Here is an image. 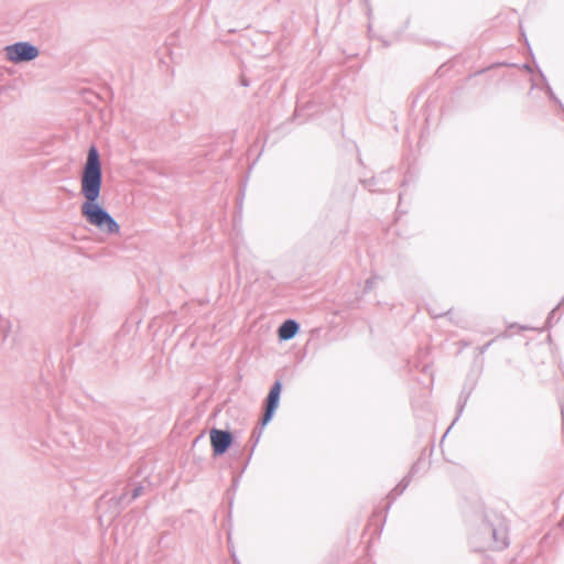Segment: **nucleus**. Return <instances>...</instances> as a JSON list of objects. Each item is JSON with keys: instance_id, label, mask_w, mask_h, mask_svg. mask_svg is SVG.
I'll return each mask as SVG.
<instances>
[{"instance_id": "obj_1", "label": "nucleus", "mask_w": 564, "mask_h": 564, "mask_svg": "<svg viewBox=\"0 0 564 564\" xmlns=\"http://www.w3.org/2000/svg\"><path fill=\"white\" fill-rule=\"evenodd\" d=\"M102 187V164L98 148L93 144L87 152L80 175V193L85 200L80 206L84 219L107 235L120 232V225L99 202Z\"/></svg>"}, {"instance_id": "obj_2", "label": "nucleus", "mask_w": 564, "mask_h": 564, "mask_svg": "<svg viewBox=\"0 0 564 564\" xmlns=\"http://www.w3.org/2000/svg\"><path fill=\"white\" fill-rule=\"evenodd\" d=\"M4 52L7 59L13 64L31 62L40 55L39 47L26 41L7 45Z\"/></svg>"}, {"instance_id": "obj_3", "label": "nucleus", "mask_w": 564, "mask_h": 564, "mask_svg": "<svg viewBox=\"0 0 564 564\" xmlns=\"http://www.w3.org/2000/svg\"><path fill=\"white\" fill-rule=\"evenodd\" d=\"M283 384L281 380H275L271 386L268 395L264 399L263 413L260 419L262 427L267 426L273 419L276 409L280 405Z\"/></svg>"}, {"instance_id": "obj_4", "label": "nucleus", "mask_w": 564, "mask_h": 564, "mask_svg": "<svg viewBox=\"0 0 564 564\" xmlns=\"http://www.w3.org/2000/svg\"><path fill=\"white\" fill-rule=\"evenodd\" d=\"M209 438L214 457L225 455L235 443V436L229 430L212 427Z\"/></svg>"}, {"instance_id": "obj_5", "label": "nucleus", "mask_w": 564, "mask_h": 564, "mask_svg": "<svg viewBox=\"0 0 564 564\" xmlns=\"http://www.w3.org/2000/svg\"><path fill=\"white\" fill-rule=\"evenodd\" d=\"M144 490L145 486L143 482H139L132 488L130 496L128 495V491L124 490L118 497L110 498L109 502L113 503L115 506V514H119L122 509L129 506L134 499L139 498L144 492Z\"/></svg>"}, {"instance_id": "obj_6", "label": "nucleus", "mask_w": 564, "mask_h": 564, "mask_svg": "<svg viewBox=\"0 0 564 564\" xmlns=\"http://www.w3.org/2000/svg\"><path fill=\"white\" fill-rule=\"evenodd\" d=\"M300 332V323L295 319H285L278 328V337L280 340H290Z\"/></svg>"}, {"instance_id": "obj_7", "label": "nucleus", "mask_w": 564, "mask_h": 564, "mask_svg": "<svg viewBox=\"0 0 564 564\" xmlns=\"http://www.w3.org/2000/svg\"><path fill=\"white\" fill-rule=\"evenodd\" d=\"M539 74H540L541 78H542V79H543V82H544V85H545V91H546V94L549 95V97H550V98H551V99H552L556 105H558V107L564 111V107H563V105H562L561 100L556 97V95L554 94V91H553L552 87L547 84L546 78H545V76H544V74L542 73V70H541V69H539Z\"/></svg>"}, {"instance_id": "obj_8", "label": "nucleus", "mask_w": 564, "mask_h": 564, "mask_svg": "<svg viewBox=\"0 0 564 564\" xmlns=\"http://www.w3.org/2000/svg\"><path fill=\"white\" fill-rule=\"evenodd\" d=\"M469 394H470V392L465 393L464 391H462V393L458 398V402H457V415H456L453 424L458 420L459 415L463 413L464 408L468 401Z\"/></svg>"}, {"instance_id": "obj_9", "label": "nucleus", "mask_w": 564, "mask_h": 564, "mask_svg": "<svg viewBox=\"0 0 564 564\" xmlns=\"http://www.w3.org/2000/svg\"><path fill=\"white\" fill-rule=\"evenodd\" d=\"M410 479L404 477L391 491L390 495L399 496L401 495L409 486Z\"/></svg>"}, {"instance_id": "obj_10", "label": "nucleus", "mask_w": 564, "mask_h": 564, "mask_svg": "<svg viewBox=\"0 0 564 564\" xmlns=\"http://www.w3.org/2000/svg\"><path fill=\"white\" fill-rule=\"evenodd\" d=\"M361 183L364 184V186L366 188H368L370 192H377V191H381V188H376L377 185L379 184V180L376 178V177H370V178H367V180H362Z\"/></svg>"}, {"instance_id": "obj_11", "label": "nucleus", "mask_w": 564, "mask_h": 564, "mask_svg": "<svg viewBox=\"0 0 564 564\" xmlns=\"http://www.w3.org/2000/svg\"><path fill=\"white\" fill-rule=\"evenodd\" d=\"M262 425L260 424V427H256L253 431H252V434H251V442H252V449L256 447V445L258 444L261 435H262Z\"/></svg>"}, {"instance_id": "obj_12", "label": "nucleus", "mask_w": 564, "mask_h": 564, "mask_svg": "<svg viewBox=\"0 0 564 564\" xmlns=\"http://www.w3.org/2000/svg\"><path fill=\"white\" fill-rule=\"evenodd\" d=\"M482 533L490 535L495 541H498L497 539V530L489 523H484L482 525Z\"/></svg>"}, {"instance_id": "obj_13", "label": "nucleus", "mask_w": 564, "mask_h": 564, "mask_svg": "<svg viewBox=\"0 0 564 564\" xmlns=\"http://www.w3.org/2000/svg\"><path fill=\"white\" fill-rule=\"evenodd\" d=\"M377 279H378L377 276H370L369 279H367L366 282H365V290H364V292L371 291L375 288Z\"/></svg>"}, {"instance_id": "obj_14", "label": "nucleus", "mask_w": 564, "mask_h": 564, "mask_svg": "<svg viewBox=\"0 0 564 564\" xmlns=\"http://www.w3.org/2000/svg\"><path fill=\"white\" fill-rule=\"evenodd\" d=\"M557 310V307L553 308L550 313H549V316H547V319H546V326L547 327H551L552 326V323H553V319H554V316H555V311Z\"/></svg>"}, {"instance_id": "obj_15", "label": "nucleus", "mask_w": 564, "mask_h": 564, "mask_svg": "<svg viewBox=\"0 0 564 564\" xmlns=\"http://www.w3.org/2000/svg\"><path fill=\"white\" fill-rule=\"evenodd\" d=\"M417 466H419V462L414 463V464L412 465V467H411V469H410L409 474H408L405 477H408V478L411 480V478L413 477V475H415V474H416V471H417Z\"/></svg>"}, {"instance_id": "obj_16", "label": "nucleus", "mask_w": 564, "mask_h": 564, "mask_svg": "<svg viewBox=\"0 0 564 564\" xmlns=\"http://www.w3.org/2000/svg\"><path fill=\"white\" fill-rule=\"evenodd\" d=\"M240 84L243 86V87H249L250 86V80L245 77V76H241L240 77Z\"/></svg>"}, {"instance_id": "obj_17", "label": "nucleus", "mask_w": 564, "mask_h": 564, "mask_svg": "<svg viewBox=\"0 0 564 564\" xmlns=\"http://www.w3.org/2000/svg\"><path fill=\"white\" fill-rule=\"evenodd\" d=\"M492 341H494V339H492V340H490V341H488V343H486L484 346H481V347L479 348V352H480V354H484V352L489 348V346L492 344Z\"/></svg>"}, {"instance_id": "obj_18", "label": "nucleus", "mask_w": 564, "mask_h": 564, "mask_svg": "<svg viewBox=\"0 0 564 564\" xmlns=\"http://www.w3.org/2000/svg\"><path fill=\"white\" fill-rule=\"evenodd\" d=\"M378 40H380V41H381V43H382V45H383L384 47L390 46V42H389V41H387V40H384V39H382V37H378Z\"/></svg>"}, {"instance_id": "obj_19", "label": "nucleus", "mask_w": 564, "mask_h": 564, "mask_svg": "<svg viewBox=\"0 0 564 564\" xmlns=\"http://www.w3.org/2000/svg\"><path fill=\"white\" fill-rule=\"evenodd\" d=\"M522 67H523L524 69H527L528 72H530V73H532V72H533V70H532V67H531L529 64H527V63H525V64H523V65H522Z\"/></svg>"}, {"instance_id": "obj_20", "label": "nucleus", "mask_w": 564, "mask_h": 564, "mask_svg": "<svg viewBox=\"0 0 564 564\" xmlns=\"http://www.w3.org/2000/svg\"><path fill=\"white\" fill-rule=\"evenodd\" d=\"M429 370H430V366H429V365H423V366H422V371H423V372H425V373H426Z\"/></svg>"}, {"instance_id": "obj_21", "label": "nucleus", "mask_w": 564, "mask_h": 564, "mask_svg": "<svg viewBox=\"0 0 564 564\" xmlns=\"http://www.w3.org/2000/svg\"><path fill=\"white\" fill-rule=\"evenodd\" d=\"M562 305H564V296L562 297L561 302L557 304V308L561 307Z\"/></svg>"}, {"instance_id": "obj_22", "label": "nucleus", "mask_w": 564, "mask_h": 564, "mask_svg": "<svg viewBox=\"0 0 564 564\" xmlns=\"http://www.w3.org/2000/svg\"><path fill=\"white\" fill-rule=\"evenodd\" d=\"M561 413H562V417L564 419V405H563V403H561Z\"/></svg>"}, {"instance_id": "obj_23", "label": "nucleus", "mask_w": 564, "mask_h": 564, "mask_svg": "<svg viewBox=\"0 0 564 564\" xmlns=\"http://www.w3.org/2000/svg\"><path fill=\"white\" fill-rule=\"evenodd\" d=\"M445 314H446V312H443V313H440V314H435V315H433V316H434V317H440V316H443V315H445Z\"/></svg>"}, {"instance_id": "obj_24", "label": "nucleus", "mask_w": 564, "mask_h": 564, "mask_svg": "<svg viewBox=\"0 0 564 564\" xmlns=\"http://www.w3.org/2000/svg\"><path fill=\"white\" fill-rule=\"evenodd\" d=\"M251 452H253V451L251 449ZM251 456H252V453H249L248 459H251Z\"/></svg>"}, {"instance_id": "obj_25", "label": "nucleus", "mask_w": 564, "mask_h": 564, "mask_svg": "<svg viewBox=\"0 0 564 564\" xmlns=\"http://www.w3.org/2000/svg\"><path fill=\"white\" fill-rule=\"evenodd\" d=\"M251 452H253V451L251 449ZM251 456H252V453H249L248 459H251Z\"/></svg>"}]
</instances>
